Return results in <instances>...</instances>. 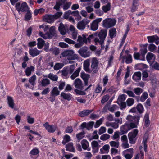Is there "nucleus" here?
Masks as SVG:
<instances>
[{
	"label": "nucleus",
	"mask_w": 159,
	"mask_h": 159,
	"mask_svg": "<svg viewBox=\"0 0 159 159\" xmlns=\"http://www.w3.org/2000/svg\"><path fill=\"white\" fill-rule=\"evenodd\" d=\"M152 67L157 70H159V63L157 62H155L152 64H150Z\"/></svg>",
	"instance_id": "774afa93"
},
{
	"label": "nucleus",
	"mask_w": 159,
	"mask_h": 159,
	"mask_svg": "<svg viewBox=\"0 0 159 159\" xmlns=\"http://www.w3.org/2000/svg\"><path fill=\"white\" fill-rule=\"evenodd\" d=\"M55 29L56 28L55 26H52L49 29V32L44 34L42 32H40L39 35L45 39L51 38L56 34Z\"/></svg>",
	"instance_id": "423d86ee"
},
{
	"label": "nucleus",
	"mask_w": 159,
	"mask_h": 159,
	"mask_svg": "<svg viewBox=\"0 0 159 159\" xmlns=\"http://www.w3.org/2000/svg\"><path fill=\"white\" fill-rule=\"evenodd\" d=\"M126 102L128 106H131L134 104V100L132 98H128L126 101Z\"/></svg>",
	"instance_id": "a18cd8bd"
},
{
	"label": "nucleus",
	"mask_w": 159,
	"mask_h": 159,
	"mask_svg": "<svg viewBox=\"0 0 159 159\" xmlns=\"http://www.w3.org/2000/svg\"><path fill=\"white\" fill-rule=\"evenodd\" d=\"M133 128H131L129 124H125L122 125L120 128V130L122 134L126 133L129 130Z\"/></svg>",
	"instance_id": "a211bd4d"
},
{
	"label": "nucleus",
	"mask_w": 159,
	"mask_h": 159,
	"mask_svg": "<svg viewBox=\"0 0 159 159\" xmlns=\"http://www.w3.org/2000/svg\"><path fill=\"white\" fill-rule=\"evenodd\" d=\"M127 97L126 95L124 94L120 95L117 100V103L124 102Z\"/></svg>",
	"instance_id": "c9c22d12"
},
{
	"label": "nucleus",
	"mask_w": 159,
	"mask_h": 159,
	"mask_svg": "<svg viewBox=\"0 0 159 159\" xmlns=\"http://www.w3.org/2000/svg\"><path fill=\"white\" fill-rule=\"evenodd\" d=\"M79 53L82 57H86L90 55V53L89 51H87L86 47L82 48H80L78 51Z\"/></svg>",
	"instance_id": "ddd939ff"
},
{
	"label": "nucleus",
	"mask_w": 159,
	"mask_h": 159,
	"mask_svg": "<svg viewBox=\"0 0 159 159\" xmlns=\"http://www.w3.org/2000/svg\"><path fill=\"white\" fill-rule=\"evenodd\" d=\"M74 84L76 88L80 89H83L82 83L80 79L78 78L76 79L74 81Z\"/></svg>",
	"instance_id": "aec40b11"
},
{
	"label": "nucleus",
	"mask_w": 159,
	"mask_h": 159,
	"mask_svg": "<svg viewBox=\"0 0 159 159\" xmlns=\"http://www.w3.org/2000/svg\"><path fill=\"white\" fill-rule=\"evenodd\" d=\"M109 144L111 147H114L116 148H118L119 143L118 140H117L116 141H112L110 142Z\"/></svg>",
	"instance_id": "58836bf2"
},
{
	"label": "nucleus",
	"mask_w": 159,
	"mask_h": 159,
	"mask_svg": "<svg viewBox=\"0 0 159 159\" xmlns=\"http://www.w3.org/2000/svg\"><path fill=\"white\" fill-rule=\"evenodd\" d=\"M66 150L73 152H74L75 148L73 147L72 143H70L66 145Z\"/></svg>",
	"instance_id": "4c0bfd02"
},
{
	"label": "nucleus",
	"mask_w": 159,
	"mask_h": 159,
	"mask_svg": "<svg viewBox=\"0 0 159 159\" xmlns=\"http://www.w3.org/2000/svg\"><path fill=\"white\" fill-rule=\"evenodd\" d=\"M109 34L110 38H112L115 37L116 35V29L114 28H111L109 30Z\"/></svg>",
	"instance_id": "f704fd0d"
},
{
	"label": "nucleus",
	"mask_w": 159,
	"mask_h": 159,
	"mask_svg": "<svg viewBox=\"0 0 159 159\" xmlns=\"http://www.w3.org/2000/svg\"><path fill=\"white\" fill-rule=\"evenodd\" d=\"M58 30L61 34L64 35L66 34V28L62 23H61L59 24Z\"/></svg>",
	"instance_id": "393cba45"
},
{
	"label": "nucleus",
	"mask_w": 159,
	"mask_h": 159,
	"mask_svg": "<svg viewBox=\"0 0 159 159\" xmlns=\"http://www.w3.org/2000/svg\"><path fill=\"white\" fill-rule=\"evenodd\" d=\"M61 96L64 99L70 101L72 98V95L69 93H66L64 92H62L61 94Z\"/></svg>",
	"instance_id": "b1692460"
},
{
	"label": "nucleus",
	"mask_w": 159,
	"mask_h": 159,
	"mask_svg": "<svg viewBox=\"0 0 159 159\" xmlns=\"http://www.w3.org/2000/svg\"><path fill=\"white\" fill-rule=\"evenodd\" d=\"M125 59V62L127 64H129L132 62V56L131 55H128L126 57Z\"/></svg>",
	"instance_id": "864d4df0"
},
{
	"label": "nucleus",
	"mask_w": 159,
	"mask_h": 159,
	"mask_svg": "<svg viewBox=\"0 0 159 159\" xmlns=\"http://www.w3.org/2000/svg\"><path fill=\"white\" fill-rule=\"evenodd\" d=\"M98 61L95 58H94L92 60L91 68L93 72L96 73L98 71Z\"/></svg>",
	"instance_id": "2eb2a0df"
},
{
	"label": "nucleus",
	"mask_w": 159,
	"mask_h": 159,
	"mask_svg": "<svg viewBox=\"0 0 159 159\" xmlns=\"http://www.w3.org/2000/svg\"><path fill=\"white\" fill-rule=\"evenodd\" d=\"M7 102L9 106L11 108H13L14 106V101L12 97H7Z\"/></svg>",
	"instance_id": "c85d7f7f"
},
{
	"label": "nucleus",
	"mask_w": 159,
	"mask_h": 159,
	"mask_svg": "<svg viewBox=\"0 0 159 159\" xmlns=\"http://www.w3.org/2000/svg\"><path fill=\"white\" fill-rule=\"evenodd\" d=\"M148 42L152 43L158 39V37L156 35L147 36Z\"/></svg>",
	"instance_id": "2f4dec72"
},
{
	"label": "nucleus",
	"mask_w": 159,
	"mask_h": 159,
	"mask_svg": "<svg viewBox=\"0 0 159 159\" xmlns=\"http://www.w3.org/2000/svg\"><path fill=\"white\" fill-rule=\"evenodd\" d=\"M67 57L68 60H75L78 58V55L75 54L72 50H66L64 51L60 56V57Z\"/></svg>",
	"instance_id": "39448f33"
},
{
	"label": "nucleus",
	"mask_w": 159,
	"mask_h": 159,
	"mask_svg": "<svg viewBox=\"0 0 159 159\" xmlns=\"http://www.w3.org/2000/svg\"><path fill=\"white\" fill-rule=\"evenodd\" d=\"M43 125L47 131L50 133L54 132L57 128L56 125H49L48 122H46Z\"/></svg>",
	"instance_id": "9b49d317"
},
{
	"label": "nucleus",
	"mask_w": 159,
	"mask_h": 159,
	"mask_svg": "<svg viewBox=\"0 0 159 159\" xmlns=\"http://www.w3.org/2000/svg\"><path fill=\"white\" fill-rule=\"evenodd\" d=\"M116 21L115 19L106 18L102 21L103 26L106 28H110L114 26L116 24Z\"/></svg>",
	"instance_id": "0eeeda50"
},
{
	"label": "nucleus",
	"mask_w": 159,
	"mask_h": 159,
	"mask_svg": "<svg viewBox=\"0 0 159 159\" xmlns=\"http://www.w3.org/2000/svg\"><path fill=\"white\" fill-rule=\"evenodd\" d=\"M83 148L84 150H87L88 151H90V148H88L89 146V143L86 139H84L81 142Z\"/></svg>",
	"instance_id": "4be33fe9"
},
{
	"label": "nucleus",
	"mask_w": 159,
	"mask_h": 159,
	"mask_svg": "<svg viewBox=\"0 0 159 159\" xmlns=\"http://www.w3.org/2000/svg\"><path fill=\"white\" fill-rule=\"evenodd\" d=\"M136 109L139 113H142L144 110L143 105L141 104H139L136 107Z\"/></svg>",
	"instance_id": "603ef678"
},
{
	"label": "nucleus",
	"mask_w": 159,
	"mask_h": 159,
	"mask_svg": "<svg viewBox=\"0 0 159 159\" xmlns=\"http://www.w3.org/2000/svg\"><path fill=\"white\" fill-rule=\"evenodd\" d=\"M110 146L108 144L104 145L100 148V151L101 154H107L109 152Z\"/></svg>",
	"instance_id": "412c9836"
},
{
	"label": "nucleus",
	"mask_w": 159,
	"mask_h": 159,
	"mask_svg": "<svg viewBox=\"0 0 159 159\" xmlns=\"http://www.w3.org/2000/svg\"><path fill=\"white\" fill-rule=\"evenodd\" d=\"M64 41L70 44H74L75 43V42L69 38L64 39Z\"/></svg>",
	"instance_id": "338daca9"
},
{
	"label": "nucleus",
	"mask_w": 159,
	"mask_h": 159,
	"mask_svg": "<svg viewBox=\"0 0 159 159\" xmlns=\"http://www.w3.org/2000/svg\"><path fill=\"white\" fill-rule=\"evenodd\" d=\"M91 147L92 149V152L94 153H96L98 151L99 148L100 146L97 141L94 140L91 143Z\"/></svg>",
	"instance_id": "4468645a"
},
{
	"label": "nucleus",
	"mask_w": 159,
	"mask_h": 159,
	"mask_svg": "<svg viewBox=\"0 0 159 159\" xmlns=\"http://www.w3.org/2000/svg\"><path fill=\"white\" fill-rule=\"evenodd\" d=\"M120 106L121 110L125 109L126 107V105L125 102H122L117 103Z\"/></svg>",
	"instance_id": "69168bd1"
},
{
	"label": "nucleus",
	"mask_w": 159,
	"mask_h": 159,
	"mask_svg": "<svg viewBox=\"0 0 159 159\" xmlns=\"http://www.w3.org/2000/svg\"><path fill=\"white\" fill-rule=\"evenodd\" d=\"M71 139L70 136L67 134L65 135L63 137V140L62 143L65 144L71 141Z\"/></svg>",
	"instance_id": "72a5a7b5"
},
{
	"label": "nucleus",
	"mask_w": 159,
	"mask_h": 159,
	"mask_svg": "<svg viewBox=\"0 0 159 159\" xmlns=\"http://www.w3.org/2000/svg\"><path fill=\"white\" fill-rule=\"evenodd\" d=\"M110 137V135L107 134H105L101 136L100 139L102 140L105 141L108 139Z\"/></svg>",
	"instance_id": "6e6d98bb"
},
{
	"label": "nucleus",
	"mask_w": 159,
	"mask_h": 159,
	"mask_svg": "<svg viewBox=\"0 0 159 159\" xmlns=\"http://www.w3.org/2000/svg\"><path fill=\"white\" fill-rule=\"evenodd\" d=\"M103 120V118H100L99 120L97 121L95 125H94L95 128H97L99 127L100 125L102 124Z\"/></svg>",
	"instance_id": "bf43d9fd"
},
{
	"label": "nucleus",
	"mask_w": 159,
	"mask_h": 159,
	"mask_svg": "<svg viewBox=\"0 0 159 159\" xmlns=\"http://www.w3.org/2000/svg\"><path fill=\"white\" fill-rule=\"evenodd\" d=\"M84 132H81L78 133L76 134V137L79 142L81 139L84 137Z\"/></svg>",
	"instance_id": "8fccbe9b"
},
{
	"label": "nucleus",
	"mask_w": 159,
	"mask_h": 159,
	"mask_svg": "<svg viewBox=\"0 0 159 159\" xmlns=\"http://www.w3.org/2000/svg\"><path fill=\"white\" fill-rule=\"evenodd\" d=\"M107 30H102L98 34V36L99 39L96 38L94 39V41L95 43H98L101 45V50L105 48L103 44L105 39L107 36Z\"/></svg>",
	"instance_id": "7ed1b4c3"
},
{
	"label": "nucleus",
	"mask_w": 159,
	"mask_h": 159,
	"mask_svg": "<svg viewBox=\"0 0 159 159\" xmlns=\"http://www.w3.org/2000/svg\"><path fill=\"white\" fill-rule=\"evenodd\" d=\"M81 77L84 81L85 85H87V80L89 78V75L84 72H82L81 74Z\"/></svg>",
	"instance_id": "7c9ffc66"
},
{
	"label": "nucleus",
	"mask_w": 159,
	"mask_h": 159,
	"mask_svg": "<svg viewBox=\"0 0 159 159\" xmlns=\"http://www.w3.org/2000/svg\"><path fill=\"white\" fill-rule=\"evenodd\" d=\"M126 119L129 122H130L129 125L131 128H134L137 127L139 124L140 116H133L129 115L127 116Z\"/></svg>",
	"instance_id": "20e7f679"
},
{
	"label": "nucleus",
	"mask_w": 159,
	"mask_h": 159,
	"mask_svg": "<svg viewBox=\"0 0 159 159\" xmlns=\"http://www.w3.org/2000/svg\"><path fill=\"white\" fill-rule=\"evenodd\" d=\"M119 132L117 131L114 132V134L112 136V139L113 140L117 139L118 140L119 139Z\"/></svg>",
	"instance_id": "052dcab7"
},
{
	"label": "nucleus",
	"mask_w": 159,
	"mask_h": 159,
	"mask_svg": "<svg viewBox=\"0 0 159 159\" xmlns=\"http://www.w3.org/2000/svg\"><path fill=\"white\" fill-rule=\"evenodd\" d=\"M39 153V151L38 149L37 148H34L31 150L30 153L32 155H36Z\"/></svg>",
	"instance_id": "4d7b16f0"
},
{
	"label": "nucleus",
	"mask_w": 159,
	"mask_h": 159,
	"mask_svg": "<svg viewBox=\"0 0 159 159\" xmlns=\"http://www.w3.org/2000/svg\"><path fill=\"white\" fill-rule=\"evenodd\" d=\"M65 0H57L56 4L54 7V9L57 10L59 9L60 6L64 5L65 3Z\"/></svg>",
	"instance_id": "5701e85b"
},
{
	"label": "nucleus",
	"mask_w": 159,
	"mask_h": 159,
	"mask_svg": "<svg viewBox=\"0 0 159 159\" xmlns=\"http://www.w3.org/2000/svg\"><path fill=\"white\" fill-rule=\"evenodd\" d=\"M148 50L152 52H153L156 49L157 47L153 44H150L148 46Z\"/></svg>",
	"instance_id": "3c124183"
},
{
	"label": "nucleus",
	"mask_w": 159,
	"mask_h": 159,
	"mask_svg": "<svg viewBox=\"0 0 159 159\" xmlns=\"http://www.w3.org/2000/svg\"><path fill=\"white\" fill-rule=\"evenodd\" d=\"M106 127L103 126H102L99 129L98 133L99 135H101L106 132Z\"/></svg>",
	"instance_id": "e2e57ef3"
},
{
	"label": "nucleus",
	"mask_w": 159,
	"mask_h": 159,
	"mask_svg": "<svg viewBox=\"0 0 159 159\" xmlns=\"http://www.w3.org/2000/svg\"><path fill=\"white\" fill-rule=\"evenodd\" d=\"M34 67L33 66L28 67L25 70V73L27 76H29L31 74L32 72L34 71Z\"/></svg>",
	"instance_id": "a878e982"
},
{
	"label": "nucleus",
	"mask_w": 159,
	"mask_h": 159,
	"mask_svg": "<svg viewBox=\"0 0 159 159\" xmlns=\"http://www.w3.org/2000/svg\"><path fill=\"white\" fill-rule=\"evenodd\" d=\"M51 95L52 96H56L60 94V91L58 90L57 87H54L51 92Z\"/></svg>",
	"instance_id": "bb28decb"
},
{
	"label": "nucleus",
	"mask_w": 159,
	"mask_h": 159,
	"mask_svg": "<svg viewBox=\"0 0 159 159\" xmlns=\"http://www.w3.org/2000/svg\"><path fill=\"white\" fill-rule=\"evenodd\" d=\"M148 138V134H145L144 135V137H143V144H144V150H145V152L146 151V150L147 148V145L146 144V142Z\"/></svg>",
	"instance_id": "de8ad7c7"
},
{
	"label": "nucleus",
	"mask_w": 159,
	"mask_h": 159,
	"mask_svg": "<svg viewBox=\"0 0 159 159\" xmlns=\"http://www.w3.org/2000/svg\"><path fill=\"white\" fill-rule=\"evenodd\" d=\"M140 51L142 57L144 58L145 54L147 52V49L145 48H141V49Z\"/></svg>",
	"instance_id": "680f3d73"
},
{
	"label": "nucleus",
	"mask_w": 159,
	"mask_h": 159,
	"mask_svg": "<svg viewBox=\"0 0 159 159\" xmlns=\"http://www.w3.org/2000/svg\"><path fill=\"white\" fill-rule=\"evenodd\" d=\"M93 37V35H90L89 36L86 34H83L82 36L79 35L78 36L77 41V43L75 44V46L76 48H79L82 46L84 43H87L89 42L90 38Z\"/></svg>",
	"instance_id": "f03ea898"
},
{
	"label": "nucleus",
	"mask_w": 159,
	"mask_h": 159,
	"mask_svg": "<svg viewBox=\"0 0 159 159\" xmlns=\"http://www.w3.org/2000/svg\"><path fill=\"white\" fill-rule=\"evenodd\" d=\"M122 155L126 159H131L133 155L134 150L131 148L123 151Z\"/></svg>",
	"instance_id": "6e6552de"
},
{
	"label": "nucleus",
	"mask_w": 159,
	"mask_h": 159,
	"mask_svg": "<svg viewBox=\"0 0 159 159\" xmlns=\"http://www.w3.org/2000/svg\"><path fill=\"white\" fill-rule=\"evenodd\" d=\"M28 8V7L26 2H24L21 5L20 8L21 11L22 12H25Z\"/></svg>",
	"instance_id": "e433bc0d"
},
{
	"label": "nucleus",
	"mask_w": 159,
	"mask_h": 159,
	"mask_svg": "<svg viewBox=\"0 0 159 159\" xmlns=\"http://www.w3.org/2000/svg\"><path fill=\"white\" fill-rule=\"evenodd\" d=\"M146 59L148 62L151 64L152 62L155 61V56L152 53L149 52L147 55Z\"/></svg>",
	"instance_id": "f3484780"
},
{
	"label": "nucleus",
	"mask_w": 159,
	"mask_h": 159,
	"mask_svg": "<svg viewBox=\"0 0 159 159\" xmlns=\"http://www.w3.org/2000/svg\"><path fill=\"white\" fill-rule=\"evenodd\" d=\"M64 66V64L62 63H57L55 64L54 67V68L55 70H57L61 69Z\"/></svg>",
	"instance_id": "a19ab883"
},
{
	"label": "nucleus",
	"mask_w": 159,
	"mask_h": 159,
	"mask_svg": "<svg viewBox=\"0 0 159 159\" xmlns=\"http://www.w3.org/2000/svg\"><path fill=\"white\" fill-rule=\"evenodd\" d=\"M102 9L105 13H106L110 9V4L108 3L107 5L103 6Z\"/></svg>",
	"instance_id": "49530a36"
},
{
	"label": "nucleus",
	"mask_w": 159,
	"mask_h": 159,
	"mask_svg": "<svg viewBox=\"0 0 159 159\" xmlns=\"http://www.w3.org/2000/svg\"><path fill=\"white\" fill-rule=\"evenodd\" d=\"M29 54L32 57H34L39 55L41 51L38 50L36 48L30 49L29 51Z\"/></svg>",
	"instance_id": "dca6fc26"
},
{
	"label": "nucleus",
	"mask_w": 159,
	"mask_h": 159,
	"mask_svg": "<svg viewBox=\"0 0 159 159\" xmlns=\"http://www.w3.org/2000/svg\"><path fill=\"white\" fill-rule=\"evenodd\" d=\"M36 79V76L35 75H33L30 78L29 80V82L33 86L35 85V81Z\"/></svg>",
	"instance_id": "ea45409f"
},
{
	"label": "nucleus",
	"mask_w": 159,
	"mask_h": 159,
	"mask_svg": "<svg viewBox=\"0 0 159 159\" xmlns=\"http://www.w3.org/2000/svg\"><path fill=\"white\" fill-rule=\"evenodd\" d=\"M75 69L74 65H70L64 68L62 72V74L63 76L69 77V75L72 73L70 76V78L72 80H74L79 75V73L81 70V67H78L76 70L73 73Z\"/></svg>",
	"instance_id": "f257e3e1"
},
{
	"label": "nucleus",
	"mask_w": 159,
	"mask_h": 159,
	"mask_svg": "<svg viewBox=\"0 0 159 159\" xmlns=\"http://www.w3.org/2000/svg\"><path fill=\"white\" fill-rule=\"evenodd\" d=\"M93 111V110H86L83 111L79 113V115L81 117H84L89 115Z\"/></svg>",
	"instance_id": "473e14b6"
},
{
	"label": "nucleus",
	"mask_w": 159,
	"mask_h": 159,
	"mask_svg": "<svg viewBox=\"0 0 159 159\" xmlns=\"http://www.w3.org/2000/svg\"><path fill=\"white\" fill-rule=\"evenodd\" d=\"M141 73L140 72H135L133 76V79L135 81H137L140 80Z\"/></svg>",
	"instance_id": "cd10ccee"
},
{
	"label": "nucleus",
	"mask_w": 159,
	"mask_h": 159,
	"mask_svg": "<svg viewBox=\"0 0 159 159\" xmlns=\"http://www.w3.org/2000/svg\"><path fill=\"white\" fill-rule=\"evenodd\" d=\"M135 93L137 95L140 94L143 92L142 89L139 88H135L134 89Z\"/></svg>",
	"instance_id": "0e129e2a"
},
{
	"label": "nucleus",
	"mask_w": 159,
	"mask_h": 159,
	"mask_svg": "<svg viewBox=\"0 0 159 159\" xmlns=\"http://www.w3.org/2000/svg\"><path fill=\"white\" fill-rule=\"evenodd\" d=\"M44 21L51 23H53L54 20V16L53 15H46L43 18Z\"/></svg>",
	"instance_id": "6ab92c4d"
},
{
	"label": "nucleus",
	"mask_w": 159,
	"mask_h": 159,
	"mask_svg": "<svg viewBox=\"0 0 159 159\" xmlns=\"http://www.w3.org/2000/svg\"><path fill=\"white\" fill-rule=\"evenodd\" d=\"M138 130L136 129H134L133 132L129 133L128 136L129 142L131 144H134L136 141V137L138 133Z\"/></svg>",
	"instance_id": "1a4fd4ad"
},
{
	"label": "nucleus",
	"mask_w": 159,
	"mask_h": 159,
	"mask_svg": "<svg viewBox=\"0 0 159 159\" xmlns=\"http://www.w3.org/2000/svg\"><path fill=\"white\" fill-rule=\"evenodd\" d=\"M50 84V81L49 79L45 78L43 79L41 82V85L42 86H46Z\"/></svg>",
	"instance_id": "79ce46f5"
},
{
	"label": "nucleus",
	"mask_w": 159,
	"mask_h": 159,
	"mask_svg": "<svg viewBox=\"0 0 159 159\" xmlns=\"http://www.w3.org/2000/svg\"><path fill=\"white\" fill-rule=\"evenodd\" d=\"M148 94L147 92L143 93L141 96L140 99V101L142 102H144L148 98Z\"/></svg>",
	"instance_id": "09e8293b"
},
{
	"label": "nucleus",
	"mask_w": 159,
	"mask_h": 159,
	"mask_svg": "<svg viewBox=\"0 0 159 159\" xmlns=\"http://www.w3.org/2000/svg\"><path fill=\"white\" fill-rule=\"evenodd\" d=\"M102 20V18H98L94 20L91 24V30L93 31L97 30L98 27V23L100 22Z\"/></svg>",
	"instance_id": "f8f14e48"
},
{
	"label": "nucleus",
	"mask_w": 159,
	"mask_h": 159,
	"mask_svg": "<svg viewBox=\"0 0 159 159\" xmlns=\"http://www.w3.org/2000/svg\"><path fill=\"white\" fill-rule=\"evenodd\" d=\"M48 77L53 81H57L58 78V77L57 75L52 73L49 74Z\"/></svg>",
	"instance_id": "c03bdc74"
},
{
	"label": "nucleus",
	"mask_w": 159,
	"mask_h": 159,
	"mask_svg": "<svg viewBox=\"0 0 159 159\" xmlns=\"http://www.w3.org/2000/svg\"><path fill=\"white\" fill-rule=\"evenodd\" d=\"M119 109V107L118 106L116 105H113L111 106L110 107L108 110H109L111 112H113Z\"/></svg>",
	"instance_id": "13d9d810"
},
{
	"label": "nucleus",
	"mask_w": 159,
	"mask_h": 159,
	"mask_svg": "<svg viewBox=\"0 0 159 159\" xmlns=\"http://www.w3.org/2000/svg\"><path fill=\"white\" fill-rule=\"evenodd\" d=\"M37 46L39 49H41L44 44V41L41 38H39L37 39Z\"/></svg>",
	"instance_id": "c756f323"
},
{
	"label": "nucleus",
	"mask_w": 159,
	"mask_h": 159,
	"mask_svg": "<svg viewBox=\"0 0 159 159\" xmlns=\"http://www.w3.org/2000/svg\"><path fill=\"white\" fill-rule=\"evenodd\" d=\"M143 152L141 151L139 153L137 154L136 155L134 159H139V158H140V159H143Z\"/></svg>",
	"instance_id": "5fc2aeb1"
},
{
	"label": "nucleus",
	"mask_w": 159,
	"mask_h": 159,
	"mask_svg": "<svg viewBox=\"0 0 159 159\" xmlns=\"http://www.w3.org/2000/svg\"><path fill=\"white\" fill-rule=\"evenodd\" d=\"M90 21L87 19L83 20L79 22L77 24V28L80 30H82L85 28L86 25Z\"/></svg>",
	"instance_id": "9d476101"
},
{
	"label": "nucleus",
	"mask_w": 159,
	"mask_h": 159,
	"mask_svg": "<svg viewBox=\"0 0 159 159\" xmlns=\"http://www.w3.org/2000/svg\"><path fill=\"white\" fill-rule=\"evenodd\" d=\"M141 54L138 52H135L134 54V58L137 60H143L144 58H141Z\"/></svg>",
	"instance_id": "37998d69"
}]
</instances>
